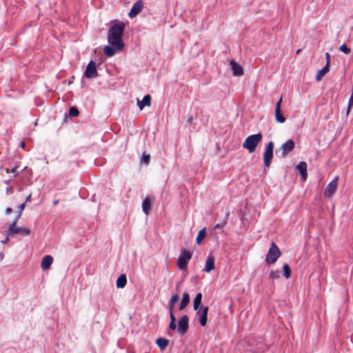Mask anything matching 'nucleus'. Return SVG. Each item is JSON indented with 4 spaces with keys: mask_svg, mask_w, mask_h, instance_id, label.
<instances>
[{
    "mask_svg": "<svg viewBox=\"0 0 353 353\" xmlns=\"http://www.w3.org/2000/svg\"><path fill=\"white\" fill-rule=\"evenodd\" d=\"M296 169L299 172L303 180L305 181L307 177V163L301 161L296 166Z\"/></svg>",
    "mask_w": 353,
    "mask_h": 353,
    "instance_id": "obj_15",
    "label": "nucleus"
},
{
    "mask_svg": "<svg viewBox=\"0 0 353 353\" xmlns=\"http://www.w3.org/2000/svg\"><path fill=\"white\" fill-rule=\"evenodd\" d=\"M191 258L192 253L185 249H182L178 259V268L182 270H185Z\"/></svg>",
    "mask_w": 353,
    "mask_h": 353,
    "instance_id": "obj_4",
    "label": "nucleus"
},
{
    "mask_svg": "<svg viewBox=\"0 0 353 353\" xmlns=\"http://www.w3.org/2000/svg\"><path fill=\"white\" fill-rule=\"evenodd\" d=\"M273 149H274V143L270 141L266 145L265 149V152L263 153V161L265 166L266 168H269L271 163L272 159L273 157Z\"/></svg>",
    "mask_w": 353,
    "mask_h": 353,
    "instance_id": "obj_5",
    "label": "nucleus"
},
{
    "mask_svg": "<svg viewBox=\"0 0 353 353\" xmlns=\"http://www.w3.org/2000/svg\"><path fill=\"white\" fill-rule=\"evenodd\" d=\"M16 170H17V167L13 168H12V169H11L10 170L8 168H6V172L7 173H8V172L15 173V172H16Z\"/></svg>",
    "mask_w": 353,
    "mask_h": 353,
    "instance_id": "obj_39",
    "label": "nucleus"
},
{
    "mask_svg": "<svg viewBox=\"0 0 353 353\" xmlns=\"http://www.w3.org/2000/svg\"><path fill=\"white\" fill-rule=\"evenodd\" d=\"M25 206H26V203H22V204H21V205L19 206V210H20V212H21L24 210Z\"/></svg>",
    "mask_w": 353,
    "mask_h": 353,
    "instance_id": "obj_41",
    "label": "nucleus"
},
{
    "mask_svg": "<svg viewBox=\"0 0 353 353\" xmlns=\"http://www.w3.org/2000/svg\"><path fill=\"white\" fill-rule=\"evenodd\" d=\"M12 210L11 208H7L6 209V214H10V213H12Z\"/></svg>",
    "mask_w": 353,
    "mask_h": 353,
    "instance_id": "obj_43",
    "label": "nucleus"
},
{
    "mask_svg": "<svg viewBox=\"0 0 353 353\" xmlns=\"http://www.w3.org/2000/svg\"><path fill=\"white\" fill-rule=\"evenodd\" d=\"M124 28V23L118 21L113 24L108 31V41L109 44L119 51H121L125 46L122 39Z\"/></svg>",
    "mask_w": 353,
    "mask_h": 353,
    "instance_id": "obj_1",
    "label": "nucleus"
},
{
    "mask_svg": "<svg viewBox=\"0 0 353 353\" xmlns=\"http://www.w3.org/2000/svg\"><path fill=\"white\" fill-rule=\"evenodd\" d=\"M283 276L285 279H289L291 276V270L288 264H285L283 267Z\"/></svg>",
    "mask_w": 353,
    "mask_h": 353,
    "instance_id": "obj_27",
    "label": "nucleus"
},
{
    "mask_svg": "<svg viewBox=\"0 0 353 353\" xmlns=\"http://www.w3.org/2000/svg\"><path fill=\"white\" fill-rule=\"evenodd\" d=\"M294 148V143L292 140L289 139L281 145L283 155L285 156L290 153Z\"/></svg>",
    "mask_w": 353,
    "mask_h": 353,
    "instance_id": "obj_12",
    "label": "nucleus"
},
{
    "mask_svg": "<svg viewBox=\"0 0 353 353\" xmlns=\"http://www.w3.org/2000/svg\"><path fill=\"white\" fill-rule=\"evenodd\" d=\"M214 261L215 259L213 256L210 255L208 256L204 268V271L205 272L209 273L210 272L214 269Z\"/></svg>",
    "mask_w": 353,
    "mask_h": 353,
    "instance_id": "obj_14",
    "label": "nucleus"
},
{
    "mask_svg": "<svg viewBox=\"0 0 353 353\" xmlns=\"http://www.w3.org/2000/svg\"><path fill=\"white\" fill-rule=\"evenodd\" d=\"M281 102H282V97H281L279 99V100L277 101V103H276L275 109H278V110L281 109Z\"/></svg>",
    "mask_w": 353,
    "mask_h": 353,
    "instance_id": "obj_38",
    "label": "nucleus"
},
{
    "mask_svg": "<svg viewBox=\"0 0 353 353\" xmlns=\"http://www.w3.org/2000/svg\"><path fill=\"white\" fill-rule=\"evenodd\" d=\"M31 201V195L30 194L29 196H28L26 199V202L25 203H28V202H30Z\"/></svg>",
    "mask_w": 353,
    "mask_h": 353,
    "instance_id": "obj_44",
    "label": "nucleus"
},
{
    "mask_svg": "<svg viewBox=\"0 0 353 353\" xmlns=\"http://www.w3.org/2000/svg\"><path fill=\"white\" fill-rule=\"evenodd\" d=\"M126 283H127L126 276H125V275L122 274L117 279L116 285L118 288H123L125 286Z\"/></svg>",
    "mask_w": 353,
    "mask_h": 353,
    "instance_id": "obj_23",
    "label": "nucleus"
},
{
    "mask_svg": "<svg viewBox=\"0 0 353 353\" xmlns=\"http://www.w3.org/2000/svg\"><path fill=\"white\" fill-rule=\"evenodd\" d=\"M230 65L234 76H241L243 74V68L234 61H230Z\"/></svg>",
    "mask_w": 353,
    "mask_h": 353,
    "instance_id": "obj_13",
    "label": "nucleus"
},
{
    "mask_svg": "<svg viewBox=\"0 0 353 353\" xmlns=\"http://www.w3.org/2000/svg\"><path fill=\"white\" fill-rule=\"evenodd\" d=\"M8 233L10 235L19 234L23 236H28L30 234V230L26 228L17 227L16 223L14 222L10 225Z\"/></svg>",
    "mask_w": 353,
    "mask_h": 353,
    "instance_id": "obj_6",
    "label": "nucleus"
},
{
    "mask_svg": "<svg viewBox=\"0 0 353 353\" xmlns=\"http://www.w3.org/2000/svg\"><path fill=\"white\" fill-rule=\"evenodd\" d=\"M190 302V296L188 292H184L183 294L182 300L179 306V310H183L186 307Z\"/></svg>",
    "mask_w": 353,
    "mask_h": 353,
    "instance_id": "obj_19",
    "label": "nucleus"
},
{
    "mask_svg": "<svg viewBox=\"0 0 353 353\" xmlns=\"http://www.w3.org/2000/svg\"><path fill=\"white\" fill-rule=\"evenodd\" d=\"M6 194H11L13 193V188L12 187L10 186V187H8L6 190Z\"/></svg>",
    "mask_w": 353,
    "mask_h": 353,
    "instance_id": "obj_37",
    "label": "nucleus"
},
{
    "mask_svg": "<svg viewBox=\"0 0 353 353\" xmlns=\"http://www.w3.org/2000/svg\"><path fill=\"white\" fill-rule=\"evenodd\" d=\"M143 8V3L141 0L135 2L128 13L130 18L132 19L139 14Z\"/></svg>",
    "mask_w": 353,
    "mask_h": 353,
    "instance_id": "obj_11",
    "label": "nucleus"
},
{
    "mask_svg": "<svg viewBox=\"0 0 353 353\" xmlns=\"http://www.w3.org/2000/svg\"><path fill=\"white\" fill-rule=\"evenodd\" d=\"M151 103V97L149 94L145 95L142 101L137 99V105L140 110H143V108L147 105L150 106Z\"/></svg>",
    "mask_w": 353,
    "mask_h": 353,
    "instance_id": "obj_17",
    "label": "nucleus"
},
{
    "mask_svg": "<svg viewBox=\"0 0 353 353\" xmlns=\"http://www.w3.org/2000/svg\"><path fill=\"white\" fill-rule=\"evenodd\" d=\"M330 66L325 65L322 69L319 70L316 75V80L320 81L323 77L328 72Z\"/></svg>",
    "mask_w": 353,
    "mask_h": 353,
    "instance_id": "obj_20",
    "label": "nucleus"
},
{
    "mask_svg": "<svg viewBox=\"0 0 353 353\" xmlns=\"http://www.w3.org/2000/svg\"><path fill=\"white\" fill-rule=\"evenodd\" d=\"M202 294L198 293L193 301V307L194 310H198L199 308L204 307L201 303Z\"/></svg>",
    "mask_w": 353,
    "mask_h": 353,
    "instance_id": "obj_18",
    "label": "nucleus"
},
{
    "mask_svg": "<svg viewBox=\"0 0 353 353\" xmlns=\"http://www.w3.org/2000/svg\"><path fill=\"white\" fill-rule=\"evenodd\" d=\"M20 146H21V148L24 149V148H25V146H26L25 143H24V142H21V143H20Z\"/></svg>",
    "mask_w": 353,
    "mask_h": 353,
    "instance_id": "obj_45",
    "label": "nucleus"
},
{
    "mask_svg": "<svg viewBox=\"0 0 353 353\" xmlns=\"http://www.w3.org/2000/svg\"><path fill=\"white\" fill-rule=\"evenodd\" d=\"M169 328L172 330H174L176 329V322H170V324H169Z\"/></svg>",
    "mask_w": 353,
    "mask_h": 353,
    "instance_id": "obj_35",
    "label": "nucleus"
},
{
    "mask_svg": "<svg viewBox=\"0 0 353 353\" xmlns=\"http://www.w3.org/2000/svg\"><path fill=\"white\" fill-rule=\"evenodd\" d=\"M353 105V90H352V94H351V97L349 99V103H348V109H347V112L350 111V108Z\"/></svg>",
    "mask_w": 353,
    "mask_h": 353,
    "instance_id": "obj_34",
    "label": "nucleus"
},
{
    "mask_svg": "<svg viewBox=\"0 0 353 353\" xmlns=\"http://www.w3.org/2000/svg\"><path fill=\"white\" fill-rule=\"evenodd\" d=\"M169 343V341L164 338H159L156 341L157 345L159 346V347L163 350L166 348Z\"/></svg>",
    "mask_w": 353,
    "mask_h": 353,
    "instance_id": "obj_22",
    "label": "nucleus"
},
{
    "mask_svg": "<svg viewBox=\"0 0 353 353\" xmlns=\"http://www.w3.org/2000/svg\"><path fill=\"white\" fill-rule=\"evenodd\" d=\"M53 262V258L50 255L45 256L41 261V268L43 270L49 269Z\"/></svg>",
    "mask_w": 353,
    "mask_h": 353,
    "instance_id": "obj_16",
    "label": "nucleus"
},
{
    "mask_svg": "<svg viewBox=\"0 0 353 353\" xmlns=\"http://www.w3.org/2000/svg\"><path fill=\"white\" fill-rule=\"evenodd\" d=\"M206 236V231H205V228H203L202 230H201L198 234H197V236H196V242L198 245H200L201 243V241H203V239H204V238Z\"/></svg>",
    "mask_w": 353,
    "mask_h": 353,
    "instance_id": "obj_25",
    "label": "nucleus"
},
{
    "mask_svg": "<svg viewBox=\"0 0 353 353\" xmlns=\"http://www.w3.org/2000/svg\"><path fill=\"white\" fill-rule=\"evenodd\" d=\"M262 139L261 133L250 135L244 141L243 147L247 149L250 153L254 152Z\"/></svg>",
    "mask_w": 353,
    "mask_h": 353,
    "instance_id": "obj_2",
    "label": "nucleus"
},
{
    "mask_svg": "<svg viewBox=\"0 0 353 353\" xmlns=\"http://www.w3.org/2000/svg\"><path fill=\"white\" fill-rule=\"evenodd\" d=\"M281 275V272L279 270H271L269 274V277L272 279H279Z\"/></svg>",
    "mask_w": 353,
    "mask_h": 353,
    "instance_id": "obj_29",
    "label": "nucleus"
},
{
    "mask_svg": "<svg viewBox=\"0 0 353 353\" xmlns=\"http://www.w3.org/2000/svg\"><path fill=\"white\" fill-rule=\"evenodd\" d=\"M79 110L75 107H72L70 108L69 114L71 117H77L79 115Z\"/></svg>",
    "mask_w": 353,
    "mask_h": 353,
    "instance_id": "obj_32",
    "label": "nucleus"
},
{
    "mask_svg": "<svg viewBox=\"0 0 353 353\" xmlns=\"http://www.w3.org/2000/svg\"><path fill=\"white\" fill-rule=\"evenodd\" d=\"M59 203V201H54L53 204L57 205Z\"/></svg>",
    "mask_w": 353,
    "mask_h": 353,
    "instance_id": "obj_46",
    "label": "nucleus"
},
{
    "mask_svg": "<svg viewBox=\"0 0 353 353\" xmlns=\"http://www.w3.org/2000/svg\"><path fill=\"white\" fill-rule=\"evenodd\" d=\"M174 306V305H171V303H169V310H170V312H173Z\"/></svg>",
    "mask_w": 353,
    "mask_h": 353,
    "instance_id": "obj_42",
    "label": "nucleus"
},
{
    "mask_svg": "<svg viewBox=\"0 0 353 353\" xmlns=\"http://www.w3.org/2000/svg\"><path fill=\"white\" fill-rule=\"evenodd\" d=\"M189 319L187 315H183L179 320L178 332L181 335L185 334L188 330Z\"/></svg>",
    "mask_w": 353,
    "mask_h": 353,
    "instance_id": "obj_9",
    "label": "nucleus"
},
{
    "mask_svg": "<svg viewBox=\"0 0 353 353\" xmlns=\"http://www.w3.org/2000/svg\"><path fill=\"white\" fill-rule=\"evenodd\" d=\"M179 296L177 294H174L171 297L169 303H171V305H174L179 301Z\"/></svg>",
    "mask_w": 353,
    "mask_h": 353,
    "instance_id": "obj_33",
    "label": "nucleus"
},
{
    "mask_svg": "<svg viewBox=\"0 0 353 353\" xmlns=\"http://www.w3.org/2000/svg\"><path fill=\"white\" fill-rule=\"evenodd\" d=\"M281 254V253L278 246L275 244V243L272 242L271 247L269 249L265 257V263L267 264H274L277 261Z\"/></svg>",
    "mask_w": 353,
    "mask_h": 353,
    "instance_id": "obj_3",
    "label": "nucleus"
},
{
    "mask_svg": "<svg viewBox=\"0 0 353 353\" xmlns=\"http://www.w3.org/2000/svg\"><path fill=\"white\" fill-rule=\"evenodd\" d=\"M275 119L277 122L283 123L285 121V118L281 112V109H275Z\"/></svg>",
    "mask_w": 353,
    "mask_h": 353,
    "instance_id": "obj_26",
    "label": "nucleus"
},
{
    "mask_svg": "<svg viewBox=\"0 0 353 353\" xmlns=\"http://www.w3.org/2000/svg\"><path fill=\"white\" fill-rule=\"evenodd\" d=\"M150 156L148 154L143 153L141 157V163L148 164L150 162Z\"/></svg>",
    "mask_w": 353,
    "mask_h": 353,
    "instance_id": "obj_30",
    "label": "nucleus"
},
{
    "mask_svg": "<svg viewBox=\"0 0 353 353\" xmlns=\"http://www.w3.org/2000/svg\"><path fill=\"white\" fill-rule=\"evenodd\" d=\"M103 50H104L105 54L107 57H112L116 53V51L117 50L115 48L112 47V46H105L104 47Z\"/></svg>",
    "mask_w": 353,
    "mask_h": 353,
    "instance_id": "obj_24",
    "label": "nucleus"
},
{
    "mask_svg": "<svg viewBox=\"0 0 353 353\" xmlns=\"http://www.w3.org/2000/svg\"><path fill=\"white\" fill-rule=\"evenodd\" d=\"M228 216H229V212H227L226 214H225V219L223 221H221V223H217L214 226V229H222V228H223L225 226V225L227 224V220H228Z\"/></svg>",
    "mask_w": 353,
    "mask_h": 353,
    "instance_id": "obj_28",
    "label": "nucleus"
},
{
    "mask_svg": "<svg viewBox=\"0 0 353 353\" xmlns=\"http://www.w3.org/2000/svg\"><path fill=\"white\" fill-rule=\"evenodd\" d=\"M84 76L88 79L96 78L98 77L97 63L94 61H90L89 62L84 72Z\"/></svg>",
    "mask_w": 353,
    "mask_h": 353,
    "instance_id": "obj_7",
    "label": "nucleus"
},
{
    "mask_svg": "<svg viewBox=\"0 0 353 353\" xmlns=\"http://www.w3.org/2000/svg\"><path fill=\"white\" fill-rule=\"evenodd\" d=\"M151 201L150 199L147 197L142 203V208L144 213L148 215L150 210Z\"/></svg>",
    "mask_w": 353,
    "mask_h": 353,
    "instance_id": "obj_21",
    "label": "nucleus"
},
{
    "mask_svg": "<svg viewBox=\"0 0 353 353\" xmlns=\"http://www.w3.org/2000/svg\"><path fill=\"white\" fill-rule=\"evenodd\" d=\"M325 57H326V65H330V55L328 52H326L325 53Z\"/></svg>",
    "mask_w": 353,
    "mask_h": 353,
    "instance_id": "obj_36",
    "label": "nucleus"
},
{
    "mask_svg": "<svg viewBox=\"0 0 353 353\" xmlns=\"http://www.w3.org/2000/svg\"><path fill=\"white\" fill-rule=\"evenodd\" d=\"M196 312V317L199 319V322L200 323L201 325L204 327L207 324L208 321V307H201L199 308L198 310H195Z\"/></svg>",
    "mask_w": 353,
    "mask_h": 353,
    "instance_id": "obj_8",
    "label": "nucleus"
},
{
    "mask_svg": "<svg viewBox=\"0 0 353 353\" xmlns=\"http://www.w3.org/2000/svg\"><path fill=\"white\" fill-rule=\"evenodd\" d=\"M339 50L346 54H349L351 52L350 48H347L345 44H343L339 47Z\"/></svg>",
    "mask_w": 353,
    "mask_h": 353,
    "instance_id": "obj_31",
    "label": "nucleus"
},
{
    "mask_svg": "<svg viewBox=\"0 0 353 353\" xmlns=\"http://www.w3.org/2000/svg\"><path fill=\"white\" fill-rule=\"evenodd\" d=\"M338 179L339 178L336 176L329 183L324 191L325 196L330 198L333 195L338 186Z\"/></svg>",
    "mask_w": 353,
    "mask_h": 353,
    "instance_id": "obj_10",
    "label": "nucleus"
},
{
    "mask_svg": "<svg viewBox=\"0 0 353 353\" xmlns=\"http://www.w3.org/2000/svg\"><path fill=\"white\" fill-rule=\"evenodd\" d=\"M170 321L171 322H176V319H175V316L173 314V312H170Z\"/></svg>",
    "mask_w": 353,
    "mask_h": 353,
    "instance_id": "obj_40",
    "label": "nucleus"
}]
</instances>
